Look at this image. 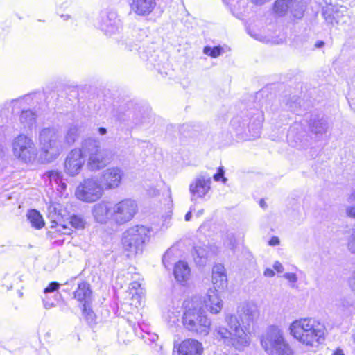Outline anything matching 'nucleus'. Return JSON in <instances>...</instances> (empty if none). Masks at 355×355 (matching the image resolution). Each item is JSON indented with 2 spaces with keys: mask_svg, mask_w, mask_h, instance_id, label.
Returning <instances> with one entry per match:
<instances>
[{
  "mask_svg": "<svg viewBox=\"0 0 355 355\" xmlns=\"http://www.w3.org/2000/svg\"><path fill=\"white\" fill-rule=\"evenodd\" d=\"M237 314L238 317L233 314H227L225 317L230 331L219 327L216 331V336L225 345L242 350L250 343V326L258 318L259 311L255 304L247 302L239 307Z\"/></svg>",
  "mask_w": 355,
  "mask_h": 355,
  "instance_id": "1",
  "label": "nucleus"
},
{
  "mask_svg": "<svg viewBox=\"0 0 355 355\" xmlns=\"http://www.w3.org/2000/svg\"><path fill=\"white\" fill-rule=\"evenodd\" d=\"M184 327L197 334L207 336L209 332L211 322L202 310L200 297L195 296L187 300L184 302Z\"/></svg>",
  "mask_w": 355,
  "mask_h": 355,
  "instance_id": "2",
  "label": "nucleus"
},
{
  "mask_svg": "<svg viewBox=\"0 0 355 355\" xmlns=\"http://www.w3.org/2000/svg\"><path fill=\"white\" fill-rule=\"evenodd\" d=\"M290 331L300 343L313 347L323 340L324 327L313 318H303L294 321Z\"/></svg>",
  "mask_w": 355,
  "mask_h": 355,
  "instance_id": "3",
  "label": "nucleus"
},
{
  "mask_svg": "<svg viewBox=\"0 0 355 355\" xmlns=\"http://www.w3.org/2000/svg\"><path fill=\"white\" fill-rule=\"evenodd\" d=\"M82 150L87 157V166L91 171H97L105 168L112 159L110 150L101 149L99 141L87 138L82 142Z\"/></svg>",
  "mask_w": 355,
  "mask_h": 355,
  "instance_id": "4",
  "label": "nucleus"
},
{
  "mask_svg": "<svg viewBox=\"0 0 355 355\" xmlns=\"http://www.w3.org/2000/svg\"><path fill=\"white\" fill-rule=\"evenodd\" d=\"M149 234L150 230L144 225L131 227L123 234L122 245L127 257H132L143 252Z\"/></svg>",
  "mask_w": 355,
  "mask_h": 355,
  "instance_id": "5",
  "label": "nucleus"
},
{
  "mask_svg": "<svg viewBox=\"0 0 355 355\" xmlns=\"http://www.w3.org/2000/svg\"><path fill=\"white\" fill-rule=\"evenodd\" d=\"M39 141L42 151L49 160L57 158L65 149L61 135L53 127L42 129L39 133Z\"/></svg>",
  "mask_w": 355,
  "mask_h": 355,
  "instance_id": "6",
  "label": "nucleus"
},
{
  "mask_svg": "<svg viewBox=\"0 0 355 355\" xmlns=\"http://www.w3.org/2000/svg\"><path fill=\"white\" fill-rule=\"evenodd\" d=\"M261 344L268 355H290L291 349L286 343L281 331L276 327H270L262 336Z\"/></svg>",
  "mask_w": 355,
  "mask_h": 355,
  "instance_id": "7",
  "label": "nucleus"
},
{
  "mask_svg": "<svg viewBox=\"0 0 355 355\" xmlns=\"http://www.w3.org/2000/svg\"><path fill=\"white\" fill-rule=\"evenodd\" d=\"M12 150L15 157L26 163L34 161L37 155L34 142L24 135H20L15 138L12 142Z\"/></svg>",
  "mask_w": 355,
  "mask_h": 355,
  "instance_id": "8",
  "label": "nucleus"
},
{
  "mask_svg": "<svg viewBox=\"0 0 355 355\" xmlns=\"http://www.w3.org/2000/svg\"><path fill=\"white\" fill-rule=\"evenodd\" d=\"M138 211L137 203L131 198L123 199L112 205V220L121 225L130 221Z\"/></svg>",
  "mask_w": 355,
  "mask_h": 355,
  "instance_id": "9",
  "label": "nucleus"
},
{
  "mask_svg": "<svg viewBox=\"0 0 355 355\" xmlns=\"http://www.w3.org/2000/svg\"><path fill=\"white\" fill-rule=\"evenodd\" d=\"M103 187L98 180L87 178L80 184L76 191V197L87 202H92L99 199L103 193Z\"/></svg>",
  "mask_w": 355,
  "mask_h": 355,
  "instance_id": "10",
  "label": "nucleus"
},
{
  "mask_svg": "<svg viewBox=\"0 0 355 355\" xmlns=\"http://www.w3.org/2000/svg\"><path fill=\"white\" fill-rule=\"evenodd\" d=\"M250 118L247 116L245 119L237 116L231 120V125L237 130L248 129L250 132H252L253 137H258L260 134L263 115L261 112L256 110V112H250Z\"/></svg>",
  "mask_w": 355,
  "mask_h": 355,
  "instance_id": "11",
  "label": "nucleus"
},
{
  "mask_svg": "<svg viewBox=\"0 0 355 355\" xmlns=\"http://www.w3.org/2000/svg\"><path fill=\"white\" fill-rule=\"evenodd\" d=\"M211 177L207 172L197 175L189 184V190L191 200L195 202L198 198H203L211 190Z\"/></svg>",
  "mask_w": 355,
  "mask_h": 355,
  "instance_id": "12",
  "label": "nucleus"
},
{
  "mask_svg": "<svg viewBox=\"0 0 355 355\" xmlns=\"http://www.w3.org/2000/svg\"><path fill=\"white\" fill-rule=\"evenodd\" d=\"M85 162V155L83 150H82V146L80 148H74L66 157L64 171L67 175L74 177L80 173Z\"/></svg>",
  "mask_w": 355,
  "mask_h": 355,
  "instance_id": "13",
  "label": "nucleus"
},
{
  "mask_svg": "<svg viewBox=\"0 0 355 355\" xmlns=\"http://www.w3.org/2000/svg\"><path fill=\"white\" fill-rule=\"evenodd\" d=\"M124 173L119 167H110L103 171L100 182L105 190H112L118 188Z\"/></svg>",
  "mask_w": 355,
  "mask_h": 355,
  "instance_id": "14",
  "label": "nucleus"
},
{
  "mask_svg": "<svg viewBox=\"0 0 355 355\" xmlns=\"http://www.w3.org/2000/svg\"><path fill=\"white\" fill-rule=\"evenodd\" d=\"M112 204L109 201L102 200L94 204L92 209V214L96 223L106 224L112 220Z\"/></svg>",
  "mask_w": 355,
  "mask_h": 355,
  "instance_id": "15",
  "label": "nucleus"
},
{
  "mask_svg": "<svg viewBox=\"0 0 355 355\" xmlns=\"http://www.w3.org/2000/svg\"><path fill=\"white\" fill-rule=\"evenodd\" d=\"M121 21L114 12H110L101 17V21L98 24L99 28L105 35L111 36L119 31L121 28Z\"/></svg>",
  "mask_w": 355,
  "mask_h": 355,
  "instance_id": "16",
  "label": "nucleus"
},
{
  "mask_svg": "<svg viewBox=\"0 0 355 355\" xmlns=\"http://www.w3.org/2000/svg\"><path fill=\"white\" fill-rule=\"evenodd\" d=\"M202 310L204 309L211 313L217 314L223 308V300L218 295V290L209 289L203 300H201Z\"/></svg>",
  "mask_w": 355,
  "mask_h": 355,
  "instance_id": "17",
  "label": "nucleus"
},
{
  "mask_svg": "<svg viewBox=\"0 0 355 355\" xmlns=\"http://www.w3.org/2000/svg\"><path fill=\"white\" fill-rule=\"evenodd\" d=\"M130 11L137 16H148L155 9V0H128Z\"/></svg>",
  "mask_w": 355,
  "mask_h": 355,
  "instance_id": "18",
  "label": "nucleus"
},
{
  "mask_svg": "<svg viewBox=\"0 0 355 355\" xmlns=\"http://www.w3.org/2000/svg\"><path fill=\"white\" fill-rule=\"evenodd\" d=\"M309 127L311 132L315 135H322L326 132L328 123L323 116L317 114H311L306 116Z\"/></svg>",
  "mask_w": 355,
  "mask_h": 355,
  "instance_id": "19",
  "label": "nucleus"
},
{
  "mask_svg": "<svg viewBox=\"0 0 355 355\" xmlns=\"http://www.w3.org/2000/svg\"><path fill=\"white\" fill-rule=\"evenodd\" d=\"M202 344L194 339L182 341L178 347L179 355H201Z\"/></svg>",
  "mask_w": 355,
  "mask_h": 355,
  "instance_id": "20",
  "label": "nucleus"
},
{
  "mask_svg": "<svg viewBox=\"0 0 355 355\" xmlns=\"http://www.w3.org/2000/svg\"><path fill=\"white\" fill-rule=\"evenodd\" d=\"M212 283L214 289H224L227 286V275L222 264H216L212 269Z\"/></svg>",
  "mask_w": 355,
  "mask_h": 355,
  "instance_id": "21",
  "label": "nucleus"
},
{
  "mask_svg": "<svg viewBox=\"0 0 355 355\" xmlns=\"http://www.w3.org/2000/svg\"><path fill=\"white\" fill-rule=\"evenodd\" d=\"M173 274L175 279L184 285L190 278L191 270L187 263L180 261L174 266Z\"/></svg>",
  "mask_w": 355,
  "mask_h": 355,
  "instance_id": "22",
  "label": "nucleus"
},
{
  "mask_svg": "<svg viewBox=\"0 0 355 355\" xmlns=\"http://www.w3.org/2000/svg\"><path fill=\"white\" fill-rule=\"evenodd\" d=\"M91 297L92 291L89 284L85 282L79 283L78 288L73 292V297L83 304H89Z\"/></svg>",
  "mask_w": 355,
  "mask_h": 355,
  "instance_id": "23",
  "label": "nucleus"
},
{
  "mask_svg": "<svg viewBox=\"0 0 355 355\" xmlns=\"http://www.w3.org/2000/svg\"><path fill=\"white\" fill-rule=\"evenodd\" d=\"M147 37V31L142 28H135L131 33V37L126 42L127 45L130 46V50H137L138 44L143 41Z\"/></svg>",
  "mask_w": 355,
  "mask_h": 355,
  "instance_id": "24",
  "label": "nucleus"
},
{
  "mask_svg": "<svg viewBox=\"0 0 355 355\" xmlns=\"http://www.w3.org/2000/svg\"><path fill=\"white\" fill-rule=\"evenodd\" d=\"M193 256L197 265L200 266H205L207 262L209 257L208 248L205 245L195 246Z\"/></svg>",
  "mask_w": 355,
  "mask_h": 355,
  "instance_id": "25",
  "label": "nucleus"
},
{
  "mask_svg": "<svg viewBox=\"0 0 355 355\" xmlns=\"http://www.w3.org/2000/svg\"><path fill=\"white\" fill-rule=\"evenodd\" d=\"M79 135L80 130L78 127L76 125H70L66 132L64 140L63 141L64 148H67L73 144L78 139Z\"/></svg>",
  "mask_w": 355,
  "mask_h": 355,
  "instance_id": "26",
  "label": "nucleus"
},
{
  "mask_svg": "<svg viewBox=\"0 0 355 355\" xmlns=\"http://www.w3.org/2000/svg\"><path fill=\"white\" fill-rule=\"evenodd\" d=\"M27 218L31 223L32 226L36 229H41L44 222L40 213L36 209H31L27 213Z\"/></svg>",
  "mask_w": 355,
  "mask_h": 355,
  "instance_id": "27",
  "label": "nucleus"
},
{
  "mask_svg": "<svg viewBox=\"0 0 355 355\" xmlns=\"http://www.w3.org/2000/svg\"><path fill=\"white\" fill-rule=\"evenodd\" d=\"M20 121L25 128H31L36 121V115L31 110H23L20 115Z\"/></svg>",
  "mask_w": 355,
  "mask_h": 355,
  "instance_id": "28",
  "label": "nucleus"
},
{
  "mask_svg": "<svg viewBox=\"0 0 355 355\" xmlns=\"http://www.w3.org/2000/svg\"><path fill=\"white\" fill-rule=\"evenodd\" d=\"M292 0H277L274 4V11L280 16L284 15L290 10Z\"/></svg>",
  "mask_w": 355,
  "mask_h": 355,
  "instance_id": "29",
  "label": "nucleus"
},
{
  "mask_svg": "<svg viewBox=\"0 0 355 355\" xmlns=\"http://www.w3.org/2000/svg\"><path fill=\"white\" fill-rule=\"evenodd\" d=\"M45 175L49 179L50 182H55L61 186L62 189L64 190L67 187L66 183L62 181V174L58 171H50L45 173Z\"/></svg>",
  "mask_w": 355,
  "mask_h": 355,
  "instance_id": "30",
  "label": "nucleus"
},
{
  "mask_svg": "<svg viewBox=\"0 0 355 355\" xmlns=\"http://www.w3.org/2000/svg\"><path fill=\"white\" fill-rule=\"evenodd\" d=\"M290 10L295 17L301 18L304 13V6L302 0L292 1Z\"/></svg>",
  "mask_w": 355,
  "mask_h": 355,
  "instance_id": "31",
  "label": "nucleus"
},
{
  "mask_svg": "<svg viewBox=\"0 0 355 355\" xmlns=\"http://www.w3.org/2000/svg\"><path fill=\"white\" fill-rule=\"evenodd\" d=\"M347 202L349 205L346 207V214L348 217L355 219V191L349 194Z\"/></svg>",
  "mask_w": 355,
  "mask_h": 355,
  "instance_id": "32",
  "label": "nucleus"
},
{
  "mask_svg": "<svg viewBox=\"0 0 355 355\" xmlns=\"http://www.w3.org/2000/svg\"><path fill=\"white\" fill-rule=\"evenodd\" d=\"M222 51L223 49L220 46H215L213 48L210 46H205L203 50L205 54L212 58L218 57L222 53Z\"/></svg>",
  "mask_w": 355,
  "mask_h": 355,
  "instance_id": "33",
  "label": "nucleus"
},
{
  "mask_svg": "<svg viewBox=\"0 0 355 355\" xmlns=\"http://www.w3.org/2000/svg\"><path fill=\"white\" fill-rule=\"evenodd\" d=\"M83 315L88 322L92 323L94 321L95 315L93 311L90 309L89 304H83Z\"/></svg>",
  "mask_w": 355,
  "mask_h": 355,
  "instance_id": "34",
  "label": "nucleus"
},
{
  "mask_svg": "<svg viewBox=\"0 0 355 355\" xmlns=\"http://www.w3.org/2000/svg\"><path fill=\"white\" fill-rule=\"evenodd\" d=\"M70 224L76 229H82L84 227L85 222L81 216L73 215L70 218Z\"/></svg>",
  "mask_w": 355,
  "mask_h": 355,
  "instance_id": "35",
  "label": "nucleus"
},
{
  "mask_svg": "<svg viewBox=\"0 0 355 355\" xmlns=\"http://www.w3.org/2000/svg\"><path fill=\"white\" fill-rule=\"evenodd\" d=\"M225 171L223 167H220L218 169L216 173L213 175V178L216 182H218L221 180L223 183L225 184L227 181V179L224 176Z\"/></svg>",
  "mask_w": 355,
  "mask_h": 355,
  "instance_id": "36",
  "label": "nucleus"
},
{
  "mask_svg": "<svg viewBox=\"0 0 355 355\" xmlns=\"http://www.w3.org/2000/svg\"><path fill=\"white\" fill-rule=\"evenodd\" d=\"M347 248L349 251L355 254V232H353L348 239Z\"/></svg>",
  "mask_w": 355,
  "mask_h": 355,
  "instance_id": "37",
  "label": "nucleus"
},
{
  "mask_svg": "<svg viewBox=\"0 0 355 355\" xmlns=\"http://www.w3.org/2000/svg\"><path fill=\"white\" fill-rule=\"evenodd\" d=\"M60 284L56 282H53L49 284V286L44 288V293L48 295L49 293H54L58 289Z\"/></svg>",
  "mask_w": 355,
  "mask_h": 355,
  "instance_id": "38",
  "label": "nucleus"
},
{
  "mask_svg": "<svg viewBox=\"0 0 355 355\" xmlns=\"http://www.w3.org/2000/svg\"><path fill=\"white\" fill-rule=\"evenodd\" d=\"M283 277L288 280L290 283L293 284L292 287H295V284L297 282L298 278L295 273L286 272L283 275Z\"/></svg>",
  "mask_w": 355,
  "mask_h": 355,
  "instance_id": "39",
  "label": "nucleus"
},
{
  "mask_svg": "<svg viewBox=\"0 0 355 355\" xmlns=\"http://www.w3.org/2000/svg\"><path fill=\"white\" fill-rule=\"evenodd\" d=\"M302 129L301 125L298 123H295L293 125L291 126L288 132V139H291L294 137L295 132L299 129Z\"/></svg>",
  "mask_w": 355,
  "mask_h": 355,
  "instance_id": "40",
  "label": "nucleus"
},
{
  "mask_svg": "<svg viewBox=\"0 0 355 355\" xmlns=\"http://www.w3.org/2000/svg\"><path fill=\"white\" fill-rule=\"evenodd\" d=\"M44 306L45 309H49L55 306V303L53 301L51 300L48 295H45V297L42 298Z\"/></svg>",
  "mask_w": 355,
  "mask_h": 355,
  "instance_id": "41",
  "label": "nucleus"
},
{
  "mask_svg": "<svg viewBox=\"0 0 355 355\" xmlns=\"http://www.w3.org/2000/svg\"><path fill=\"white\" fill-rule=\"evenodd\" d=\"M30 98V96H25L24 97L13 100L12 101V103L13 104V106H16L17 104L21 105L24 101H28Z\"/></svg>",
  "mask_w": 355,
  "mask_h": 355,
  "instance_id": "42",
  "label": "nucleus"
},
{
  "mask_svg": "<svg viewBox=\"0 0 355 355\" xmlns=\"http://www.w3.org/2000/svg\"><path fill=\"white\" fill-rule=\"evenodd\" d=\"M273 268L279 273L283 272L284 268L282 264L279 261H275L273 264Z\"/></svg>",
  "mask_w": 355,
  "mask_h": 355,
  "instance_id": "43",
  "label": "nucleus"
},
{
  "mask_svg": "<svg viewBox=\"0 0 355 355\" xmlns=\"http://www.w3.org/2000/svg\"><path fill=\"white\" fill-rule=\"evenodd\" d=\"M297 98H295L293 103H288V106L292 112H296L297 106L300 105V103L297 102Z\"/></svg>",
  "mask_w": 355,
  "mask_h": 355,
  "instance_id": "44",
  "label": "nucleus"
},
{
  "mask_svg": "<svg viewBox=\"0 0 355 355\" xmlns=\"http://www.w3.org/2000/svg\"><path fill=\"white\" fill-rule=\"evenodd\" d=\"M279 242H280V241H279V238H278V237H277V236H272V237L270 239V241H269V242H268V244H269L270 245H271V246H275V245H279Z\"/></svg>",
  "mask_w": 355,
  "mask_h": 355,
  "instance_id": "45",
  "label": "nucleus"
},
{
  "mask_svg": "<svg viewBox=\"0 0 355 355\" xmlns=\"http://www.w3.org/2000/svg\"><path fill=\"white\" fill-rule=\"evenodd\" d=\"M275 275L273 270L270 268H266L263 272V275L268 277H274Z\"/></svg>",
  "mask_w": 355,
  "mask_h": 355,
  "instance_id": "46",
  "label": "nucleus"
},
{
  "mask_svg": "<svg viewBox=\"0 0 355 355\" xmlns=\"http://www.w3.org/2000/svg\"><path fill=\"white\" fill-rule=\"evenodd\" d=\"M130 285L131 289H134L136 291L141 286V284L137 281H134L133 282L130 283Z\"/></svg>",
  "mask_w": 355,
  "mask_h": 355,
  "instance_id": "47",
  "label": "nucleus"
},
{
  "mask_svg": "<svg viewBox=\"0 0 355 355\" xmlns=\"http://www.w3.org/2000/svg\"><path fill=\"white\" fill-rule=\"evenodd\" d=\"M98 131L101 135H104L107 133V130L105 128L101 127L98 129Z\"/></svg>",
  "mask_w": 355,
  "mask_h": 355,
  "instance_id": "48",
  "label": "nucleus"
},
{
  "mask_svg": "<svg viewBox=\"0 0 355 355\" xmlns=\"http://www.w3.org/2000/svg\"><path fill=\"white\" fill-rule=\"evenodd\" d=\"M191 216H192V212H191V211H188V212L186 214L185 217H184L185 220H186V221H189V220H191Z\"/></svg>",
  "mask_w": 355,
  "mask_h": 355,
  "instance_id": "49",
  "label": "nucleus"
},
{
  "mask_svg": "<svg viewBox=\"0 0 355 355\" xmlns=\"http://www.w3.org/2000/svg\"><path fill=\"white\" fill-rule=\"evenodd\" d=\"M324 43L323 41H318L315 44V46L316 48H321L324 46Z\"/></svg>",
  "mask_w": 355,
  "mask_h": 355,
  "instance_id": "50",
  "label": "nucleus"
},
{
  "mask_svg": "<svg viewBox=\"0 0 355 355\" xmlns=\"http://www.w3.org/2000/svg\"><path fill=\"white\" fill-rule=\"evenodd\" d=\"M257 40H259L260 41L263 42H270V40L268 39V38H266V37H261V38H257Z\"/></svg>",
  "mask_w": 355,
  "mask_h": 355,
  "instance_id": "51",
  "label": "nucleus"
},
{
  "mask_svg": "<svg viewBox=\"0 0 355 355\" xmlns=\"http://www.w3.org/2000/svg\"><path fill=\"white\" fill-rule=\"evenodd\" d=\"M333 355H345L341 349H337Z\"/></svg>",
  "mask_w": 355,
  "mask_h": 355,
  "instance_id": "52",
  "label": "nucleus"
},
{
  "mask_svg": "<svg viewBox=\"0 0 355 355\" xmlns=\"http://www.w3.org/2000/svg\"><path fill=\"white\" fill-rule=\"evenodd\" d=\"M204 214V209H200L196 213V216L200 217Z\"/></svg>",
  "mask_w": 355,
  "mask_h": 355,
  "instance_id": "53",
  "label": "nucleus"
},
{
  "mask_svg": "<svg viewBox=\"0 0 355 355\" xmlns=\"http://www.w3.org/2000/svg\"><path fill=\"white\" fill-rule=\"evenodd\" d=\"M61 17L63 18V19L66 21L69 19L70 16L68 15H62L61 16Z\"/></svg>",
  "mask_w": 355,
  "mask_h": 355,
  "instance_id": "54",
  "label": "nucleus"
},
{
  "mask_svg": "<svg viewBox=\"0 0 355 355\" xmlns=\"http://www.w3.org/2000/svg\"><path fill=\"white\" fill-rule=\"evenodd\" d=\"M264 205H265V202H263V200H261V201H260V205H261V207H264Z\"/></svg>",
  "mask_w": 355,
  "mask_h": 355,
  "instance_id": "55",
  "label": "nucleus"
},
{
  "mask_svg": "<svg viewBox=\"0 0 355 355\" xmlns=\"http://www.w3.org/2000/svg\"><path fill=\"white\" fill-rule=\"evenodd\" d=\"M3 151V146L2 144L0 143V153H1Z\"/></svg>",
  "mask_w": 355,
  "mask_h": 355,
  "instance_id": "56",
  "label": "nucleus"
},
{
  "mask_svg": "<svg viewBox=\"0 0 355 355\" xmlns=\"http://www.w3.org/2000/svg\"><path fill=\"white\" fill-rule=\"evenodd\" d=\"M158 193H159V192H158V191H157V190H155V191H153V194H154V195H157Z\"/></svg>",
  "mask_w": 355,
  "mask_h": 355,
  "instance_id": "57",
  "label": "nucleus"
},
{
  "mask_svg": "<svg viewBox=\"0 0 355 355\" xmlns=\"http://www.w3.org/2000/svg\"><path fill=\"white\" fill-rule=\"evenodd\" d=\"M22 295H23V293H22L21 292H20V291H19V296L20 297H22Z\"/></svg>",
  "mask_w": 355,
  "mask_h": 355,
  "instance_id": "58",
  "label": "nucleus"
},
{
  "mask_svg": "<svg viewBox=\"0 0 355 355\" xmlns=\"http://www.w3.org/2000/svg\"><path fill=\"white\" fill-rule=\"evenodd\" d=\"M75 279H76V277L73 278L71 281H73Z\"/></svg>",
  "mask_w": 355,
  "mask_h": 355,
  "instance_id": "59",
  "label": "nucleus"
},
{
  "mask_svg": "<svg viewBox=\"0 0 355 355\" xmlns=\"http://www.w3.org/2000/svg\"><path fill=\"white\" fill-rule=\"evenodd\" d=\"M354 289H355V283H354Z\"/></svg>",
  "mask_w": 355,
  "mask_h": 355,
  "instance_id": "60",
  "label": "nucleus"
}]
</instances>
